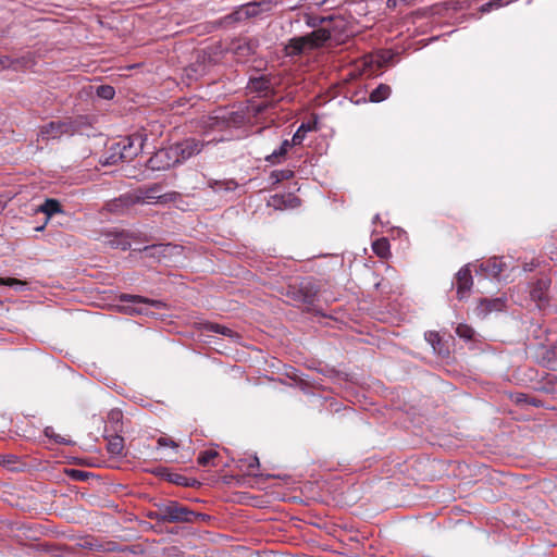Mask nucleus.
Returning <instances> with one entry per match:
<instances>
[{
  "mask_svg": "<svg viewBox=\"0 0 557 557\" xmlns=\"http://www.w3.org/2000/svg\"><path fill=\"white\" fill-rule=\"evenodd\" d=\"M208 330L214 332V333H218V334H222L224 336H228V337H232L233 336V331L224 325H220V324H215V323H210L208 324Z\"/></svg>",
  "mask_w": 557,
  "mask_h": 557,
  "instance_id": "30",
  "label": "nucleus"
},
{
  "mask_svg": "<svg viewBox=\"0 0 557 557\" xmlns=\"http://www.w3.org/2000/svg\"><path fill=\"white\" fill-rule=\"evenodd\" d=\"M309 4L311 5H322L323 3H325L326 0H306Z\"/></svg>",
  "mask_w": 557,
  "mask_h": 557,
  "instance_id": "41",
  "label": "nucleus"
},
{
  "mask_svg": "<svg viewBox=\"0 0 557 557\" xmlns=\"http://www.w3.org/2000/svg\"><path fill=\"white\" fill-rule=\"evenodd\" d=\"M120 299L126 304L124 310L131 314H149L151 307L161 308L163 306L160 300H152L137 295L123 294Z\"/></svg>",
  "mask_w": 557,
  "mask_h": 557,
  "instance_id": "3",
  "label": "nucleus"
},
{
  "mask_svg": "<svg viewBox=\"0 0 557 557\" xmlns=\"http://www.w3.org/2000/svg\"><path fill=\"white\" fill-rule=\"evenodd\" d=\"M258 4L257 3H248L246 5H243L236 14L238 15V18L255 16L258 13Z\"/></svg>",
  "mask_w": 557,
  "mask_h": 557,
  "instance_id": "23",
  "label": "nucleus"
},
{
  "mask_svg": "<svg viewBox=\"0 0 557 557\" xmlns=\"http://www.w3.org/2000/svg\"><path fill=\"white\" fill-rule=\"evenodd\" d=\"M399 3V0H387L386 1V7L388 9H395Z\"/></svg>",
  "mask_w": 557,
  "mask_h": 557,
  "instance_id": "40",
  "label": "nucleus"
},
{
  "mask_svg": "<svg viewBox=\"0 0 557 557\" xmlns=\"http://www.w3.org/2000/svg\"><path fill=\"white\" fill-rule=\"evenodd\" d=\"M74 126L69 121H52L40 128L39 136L44 140L59 139L63 135H72Z\"/></svg>",
  "mask_w": 557,
  "mask_h": 557,
  "instance_id": "6",
  "label": "nucleus"
},
{
  "mask_svg": "<svg viewBox=\"0 0 557 557\" xmlns=\"http://www.w3.org/2000/svg\"><path fill=\"white\" fill-rule=\"evenodd\" d=\"M237 184L233 181L219 183L216 190L225 189V190H234L236 188Z\"/></svg>",
  "mask_w": 557,
  "mask_h": 557,
  "instance_id": "37",
  "label": "nucleus"
},
{
  "mask_svg": "<svg viewBox=\"0 0 557 557\" xmlns=\"http://www.w3.org/2000/svg\"><path fill=\"white\" fill-rule=\"evenodd\" d=\"M391 95V87L385 84L379 85L375 89H373L370 94V101L372 102H381L388 98Z\"/></svg>",
  "mask_w": 557,
  "mask_h": 557,
  "instance_id": "16",
  "label": "nucleus"
},
{
  "mask_svg": "<svg viewBox=\"0 0 557 557\" xmlns=\"http://www.w3.org/2000/svg\"><path fill=\"white\" fill-rule=\"evenodd\" d=\"M227 121V117L225 114L223 115H215L210 117V127H219L222 128L225 125V122Z\"/></svg>",
  "mask_w": 557,
  "mask_h": 557,
  "instance_id": "31",
  "label": "nucleus"
},
{
  "mask_svg": "<svg viewBox=\"0 0 557 557\" xmlns=\"http://www.w3.org/2000/svg\"><path fill=\"white\" fill-rule=\"evenodd\" d=\"M270 206L274 207L275 209H283L286 207H296L298 205V198L288 195L287 201L285 200L284 196H273L269 202Z\"/></svg>",
  "mask_w": 557,
  "mask_h": 557,
  "instance_id": "13",
  "label": "nucleus"
},
{
  "mask_svg": "<svg viewBox=\"0 0 557 557\" xmlns=\"http://www.w3.org/2000/svg\"><path fill=\"white\" fill-rule=\"evenodd\" d=\"M0 285L16 286L23 285V283L16 278H0Z\"/></svg>",
  "mask_w": 557,
  "mask_h": 557,
  "instance_id": "38",
  "label": "nucleus"
},
{
  "mask_svg": "<svg viewBox=\"0 0 557 557\" xmlns=\"http://www.w3.org/2000/svg\"><path fill=\"white\" fill-rule=\"evenodd\" d=\"M456 284L458 298H466L473 284L471 271L468 265L461 268L456 274Z\"/></svg>",
  "mask_w": 557,
  "mask_h": 557,
  "instance_id": "8",
  "label": "nucleus"
},
{
  "mask_svg": "<svg viewBox=\"0 0 557 557\" xmlns=\"http://www.w3.org/2000/svg\"><path fill=\"white\" fill-rule=\"evenodd\" d=\"M143 147L144 137L141 134H133L114 143V149L120 153L117 159L125 162L132 161L143 150Z\"/></svg>",
  "mask_w": 557,
  "mask_h": 557,
  "instance_id": "4",
  "label": "nucleus"
},
{
  "mask_svg": "<svg viewBox=\"0 0 557 557\" xmlns=\"http://www.w3.org/2000/svg\"><path fill=\"white\" fill-rule=\"evenodd\" d=\"M96 94L102 99L110 100L114 97L115 90L110 85H100L97 87Z\"/></svg>",
  "mask_w": 557,
  "mask_h": 557,
  "instance_id": "25",
  "label": "nucleus"
},
{
  "mask_svg": "<svg viewBox=\"0 0 557 557\" xmlns=\"http://www.w3.org/2000/svg\"><path fill=\"white\" fill-rule=\"evenodd\" d=\"M124 448V440L123 437L115 435L111 437L108 442V451L111 455L119 456L122 455Z\"/></svg>",
  "mask_w": 557,
  "mask_h": 557,
  "instance_id": "19",
  "label": "nucleus"
},
{
  "mask_svg": "<svg viewBox=\"0 0 557 557\" xmlns=\"http://www.w3.org/2000/svg\"><path fill=\"white\" fill-rule=\"evenodd\" d=\"M109 244L121 250H126L131 247V242L123 234L113 235L112 238L109 239Z\"/></svg>",
  "mask_w": 557,
  "mask_h": 557,
  "instance_id": "21",
  "label": "nucleus"
},
{
  "mask_svg": "<svg viewBox=\"0 0 557 557\" xmlns=\"http://www.w3.org/2000/svg\"><path fill=\"white\" fill-rule=\"evenodd\" d=\"M252 47L249 44L238 45L235 53L239 57L248 55L252 53Z\"/></svg>",
  "mask_w": 557,
  "mask_h": 557,
  "instance_id": "34",
  "label": "nucleus"
},
{
  "mask_svg": "<svg viewBox=\"0 0 557 557\" xmlns=\"http://www.w3.org/2000/svg\"><path fill=\"white\" fill-rule=\"evenodd\" d=\"M456 334L461 338L471 339L474 334V331L467 324H459L456 327Z\"/></svg>",
  "mask_w": 557,
  "mask_h": 557,
  "instance_id": "29",
  "label": "nucleus"
},
{
  "mask_svg": "<svg viewBox=\"0 0 557 557\" xmlns=\"http://www.w3.org/2000/svg\"><path fill=\"white\" fill-rule=\"evenodd\" d=\"M157 443H158L159 447H168L169 446L174 449H176L178 447L176 442H174L173 440L165 437V436L159 437Z\"/></svg>",
  "mask_w": 557,
  "mask_h": 557,
  "instance_id": "33",
  "label": "nucleus"
},
{
  "mask_svg": "<svg viewBox=\"0 0 557 557\" xmlns=\"http://www.w3.org/2000/svg\"><path fill=\"white\" fill-rule=\"evenodd\" d=\"M312 129L310 124L302 123L292 138L293 145H300L306 137V134Z\"/></svg>",
  "mask_w": 557,
  "mask_h": 557,
  "instance_id": "22",
  "label": "nucleus"
},
{
  "mask_svg": "<svg viewBox=\"0 0 557 557\" xmlns=\"http://www.w3.org/2000/svg\"><path fill=\"white\" fill-rule=\"evenodd\" d=\"M117 157H120V153L117 150L114 149V144L110 147V150H109V156L104 157L103 159L100 160V162L103 164V165H111V164H115L117 163L119 161H122V159H117Z\"/></svg>",
  "mask_w": 557,
  "mask_h": 557,
  "instance_id": "27",
  "label": "nucleus"
},
{
  "mask_svg": "<svg viewBox=\"0 0 557 557\" xmlns=\"http://www.w3.org/2000/svg\"><path fill=\"white\" fill-rule=\"evenodd\" d=\"M533 269V264H525L524 265V271H532Z\"/></svg>",
  "mask_w": 557,
  "mask_h": 557,
  "instance_id": "44",
  "label": "nucleus"
},
{
  "mask_svg": "<svg viewBox=\"0 0 557 557\" xmlns=\"http://www.w3.org/2000/svg\"><path fill=\"white\" fill-rule=\"evenodd\" d=\"M18 62V60H13L10 57L1 55L0 57V69H11L14 67V65Z\"/></svg>",
  "mask_w": 557,
  "mask_h": 557,
  "instance_id": "32",
  "label": "nucleus"
},
{
  "mask_svg": "<svg viewBox=\"0 0 557 557\" xmlns=\"http://www.w3.org/2000/svg\"><path fill=\"white\" fill-rule=\"evenodd\" d=\"M177 246H172L170 244L166 245H152L150 247H146L145 251L149 252L150 256L158 257H166L171 255L174 250H177Z\"/></svg>",
  "mask_w": 557,
  "mask_h": 557,
  "instance_id": "14",
  "label": "nucleus"
},
{
  "mask_svg": "<svg viewBox=\"0 0 557 557\" xmlns=\"http://www.w3.org/2000/svg\"><path fill=\"white\" fill-rule=\"evenodd\" d=\"M412 0H399V2H404L406 4H409Z\"/></svg>",
  "mask_w": 557,
  "mask_h": 557,
  "instance_id": "46",
  "label": "nucleus"
},
{
  "mask_svg": "<svg viewBox=\"0 0 557 557\" xmlns=\"http://www.w3.org/2000/svg\"><path fill=\"white\" fill-rule=\"evenodd\" d=\"M195 517L196 513L194 511L177 502L160 504L158 505V510L150 513V518L165 523L191 522Z\"/></svg>",
  "mask_w": 557,
  "mask_h": 557,
  "instance_id": "1",
  "label": "nucleus"
},
{
  "mask_svg": "<svg viewBox=\"0 0 557 557\" xmlns=\"http://www.w3.org/2000/svg\"><path fill=\"white\" fill-rule=\"evenodd\" d=\"M176 164H178V157L173 146L158 150L148 160V166L153 171H164Z\"/></svg>",
  "mask_w": 557,
  "mask_h": 557,
  "instance_id": "5",
  "label": "nucleus"
},
{
  "mask_svg": "<svg viewBox=\"0 0 557 557\" xmlns=\"http://www.w3.org/2000/svg\"><path fill=\"white\" fill-rule=\"evenodd\" d=\"M290 175V172H286V175L284 176L285 178H288Z\"/></svg>",
  "mask_w": 557,
  "mask_h": 557,
  "instance_id": "47",
  "label": "nucleus"
},
{
  "mask_svg": "<svg viewBox=\"0 0 557 557\" xmlns=\"http://www.w3.org/2000/svg\"><path fill=\"white\" fill-rule=\"evenodd\" d=\"M122 418V413L121 411L119 410H112L110 413H109V419L111 421H115V422H119Z\"/></svg>",
  "mask_w": 557,
  "mask_h": 557,
  "instance_id": "39",
  "label": "nucleus"
},
{
  "mask_svg": "<svg viewBox=\"0 0 557 557\" xmlns=\"http://www.w3.org/2000/svg\"><path fill=\"white\" fill-rule=\"evenodd\" d=\"M249 84L250 88L257 91H265L270 88L269 81L263 76L258 78H251Z\"/></svg>",
  "mask_w": 557,
  "mask_h": 557,
  "instance_id": "24",
  "label": "nucleus"
},
{
  "mask_svg": "<svg viewBox=\"0 0 557 557\" xmlns=\"http://www.w3.org/2000/svg\"><path fill=\"white\" fill-rule=\"evenodd\" d=\"M512 0H491L487 3H484L481 7V11L484 13L491 12L494 9H499L508 3H510Z\"/></svg>",
  "mask_w": 557,
  "mask_h": 557,
  "instance_id": "26",
  "label": "nucleus"
},
{
  "mask_svg": "<svg viewBox=\"0 0 557 557\" xmlns=\"http://www.w3.org/2000/svg\"><path fill=\"white\" fill-rule=\"evenodd\" d=\"M182 480H183V478H182L181 475H177V474H176V475H174V476H171V478H170V481H171V482H174V483H176V484H184V483L182 482Z\"/></svg>",
  "mask_w": 557,
  "mask_h": 557,
  "instance_id": "42",
  "label": "nucleus"
},
{
  "mask_svg": "<svg viewBox=\"0 0 557 557\" xmlns=\"http://www.w3.org/2000/svg\"><path fill=\"white\" fill-rule=\"evenodd\" d=\"M218 456V451L209 449L202 451L198 457V463L201 466H208L212 459Z\"/></svg>",
  "mask_w": 557,
  "mask_h": 557,
  "instance_id": "28",
  "label": "nucleus"
},
{
  "mask_svg": "<svg viewBox=\"0 0 557 557\" xmlns=\"http://www.w3.org/2000/svg\"><path fill=\"white\" fill-rule=\"evenodd\" d=\"M38 211L45 213L47 219H49L53 214L62 212V208L58 200L46 199L45 202L38 208Z\"/></svg>",
  "mask_w": 557,
  "mask_h": 557,
  "instance_id": "15",
  "label": "nucleus"
},
{
  "mask_svg": "<svg viewBox=\"0 0 557 557\" xmlns=\"http://www.w3.org/2000/svg\"><path fill=\"white\" fill-rule=\"evenodd\" d=\"M292 145L293 144H290L289 140H284L278 149H275L270 156L267 157V161L272 164L278 163L280 160L287 153Z\"/></svg>",
  "mask_w": 557,
  "mask_h": 557,
  "instance_id": "17",
  "label": "nucleus"
},
{
  "mask_svg": "<svg viewBox=\"0 0 557 557\" xmlns=\"http://www.w3.org/2000/svg\"><path fill=\"white\" fill-rule=\"evenodd\" d=\"M503 259L493 257L480 264V270L488 277H497L505 269Z\"/></svg>",
  "mask_w": 557,
  "mask_h": 557,
  "instance_id": "10",
  "label": "nucleus"
},
{
  "mask_svg": "<svg viewBox=\"0 0 557 557\" xmlns=\"http://www.w3.org/2000/svg\"><path fill=\"white\" fill-rule=\"evenodd\" d=\"M239 463L240 470L248 474H253V470L258 469L260 466L259 458L257 456H248L244 459H240Z\"/></svg>",
  "mask_w": 557,
  "mask_h": 557,
  "instance_id": "18",
  "label": "nucleus"
},
{
  "mask_svg": "<svg viewBox=\"0 0 557 557\" xmlns=\"http://www.w3.org/2000/svg\"><path fill=\"white\" fill-rule=\"evenodd\" d=\"M372 249L380 258H386L389 255V243L386 238H380L372 244Z\"/></svg>",
  "mask_w": 557,
  "mask_h": 557,
  "instance_id": "20",
  "label": "nucleus"
},
{
  "mask_svg": "<svg viewBox=\"0 0 557 557\" xmlns=\"http://www.w3.org/2000/svg\"><path fill=\"white\" fill-rule=\"evenodd\" d=\"M45 434L49 437L53 436V429L52 428H46Z\"/></svg>",
  "mask_w": 557,
  "mask_h": 557,
  "instance_id": "43",
  "label": "nucleus"
},
{
  "mask_svg": "<svg viewBox=\"0 0 557 557\" xmlns=\"http://www.w3.org/2000/svg\"><path fill=\"white\" fill-rule=\"evenodd\" d=\"M172 146L178 157V163H181L198 154L202 150L203 144L195 138H187Z\"/></svg>",
  "mask_w": 557,
  "mask_h": 557,
  "instance_id": "7",
  "label": "nucleus"
},
{
  "mask_svg": "<svg viewBox=\"0 0 557 557\" xmlns=\"http://www.w3.org/2000/svg\"><path fill=\"white\" fill-rule=\"evenodd\" d=\"M426 341L432 345L433 350L437 351L436 344H440L441 339L437 333L430 332L425 335Z\"/></svg>",
  "mask_w": 557,
  "mask_h": 557,
  "instance_id": "35",
  "label": "nucleus"
},
{
  "mask_svg": "<svg viewBox=\"0 0 557 557\" xmlns=\"http://www.w3.org/2000/svg\"><path fill=\"white\" fill-rule=\"evenodd\" d=\"M54 441H55L57 443H63V438H62V437H60V436H55V437H54Z\"/></svg>",
  "mask_w": 557,
  "mask_h": 557,
  "instance_id": "45",
  "label": "nucleus"
},
{
  "mask_svg": "<svg viewBox=\"0 0 557 557\" xmlns=\"http://www.w3.org/2000/svg\"><path fill=\"white\" fill-rule=\"evenodd\" d=\"M69 474L71 475L72 479L79 480V481L85 480L87 478V475H88L87 472L81 471V470H76V469L70 470Z\"/></svg>",
  "mask_w": 557,
  "mask_h": 557,
  "instance_id": "36",
  "label": "nucleus"
},
{
  "mask_svg": "<svg viewBox=\"0 0 557 557\" xmlns=\"http://www.w3.org/2000/svg\"><path fill=\"white\" fill-rule=\"evenodd\" d=\"M550 281L546 277H542L536 281L535 285L531 289V297L532 299L542 302L545 301L546 293L549 287Z\"/></svg>",
  "mask_w": 557,
  "mask_h": 557,
  "instance_id": "12",
  "label": "nucleus"
},
{
  "mask_svg": "<svg viewBox=\"0 0 557 557\" xmlns=\"http://www.w3.org/2000/svg\"><path fill=\"white\" fill-rule=\"evenodd\" d=\"M330 37L331 34L329 30L320 28L306 36L290 39L285 50L288 55H297L302 53L306 49H312L323 45Z\"/></svg>",
  "mask_w": 557,
  "mask_h": 557,
  "instance_id": "2",
  "label": "nucleus"
},
{
  "mask_svg": "<svg viewBox=\"0 0 557 557\" xmlns=\"http://www.w3.org/2000/svg\"><path fill=\"white\" fill-rule=\"evenodd\" d=\"M505 307V301L502 298L482 299L478 306V313L485 315L492 311H500Z\"/></svg>",
  "mask_w": 557,
  "mask_h": 557,
  "instance_id": "11",
  "label": "nucleus"
},
{
  "mask_svg": "<svg viewBox=\"0 0 557 557\" xmlns=\"http://www.w3.org/2000/svg\"><path fill=\"white\" fill-rule=\"evenodd\" d=\"M162 198L163 196L161 195V186L154 184L150 187L140 189L136 196V201L143 203H153Z\"/></svg>",
  "mask_w": 557,
  "mask_h": 557,
  "instance_id": "9",
  "label": "nucleus"
}]
</instances>
